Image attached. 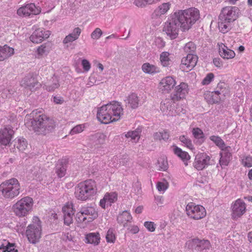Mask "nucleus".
<instances>
[{
	"mask_svg": "<svg viewBox=\"0 0 252 252\" xmlns=\"http://www.w3.org/2000/svg\"><path fill=\"white\" fill-rule=\"evenodd\" d=\"M26 123L29 124L37 134L45 135L54 129V121L38 109L32 111L26 115Z\"/></svg>",
	"mask_w": 252,
	"mask_h": 252,
	"instance_id": "f257e3e1",
	"label": "nucleus"
},
{
	"mask_svg": "<svg viewBox=\"0 0 252 252\" xmlns=\"http://www.w3.org/2000/svg\"><path fill=\"white\" fill-rule=\"evenodd\" d=\"M239 12V10L236 6H226L221 10L218 22L220 32L224 33L231 30V24L237 19Z\"/></svg>",
	"mask_w": 252,
	"mask_h": 252,
	"instance_id": "7ed1b4c3",
	"label": "nucleus"
},
{
	"mask_svg": "<svg viewBox=\"0 0 252 252\" xmlns=\"http://www.w3.org/2000/svg\"><path fill=\"white\" fill-rule=\"evenodd\" d=\"M160 110L163 113H166L168 110H170L171 102L169 99H166L160 103Z\"/></svg>",
	"mask_w": 252,
	"mask_h": 252,
	"instance_id": "09e8293b",
	"label": "nucleus"
},
{
	"mask_svg": "<svg viewBox=\"0 0 252 252\" xmlns=\"http://www.w3.org/2000/svg\"><path fill=\"white\" fill-rule=\"evenodd\" d=\"M59 86L58 80H49L45 85V89L49 92L54 91Z\"/></svg>",
	"mask_w": 252,
	"mask_h": 252,
	"instance_id": "4c0bfd02",
	"label": "nucleus"
},
{
	"mask_svg": "<svg viewBox=\"0 0 252 252\" xmlns=\"http://www.w3.org/2000/svg\"><path fill=\"white\" fill-rule=\"evenodd\" d=\"M74 215H63L64 224L67 226H70L73 223Z\"/></svg>",
	"mask_w": 252,
	"mask_h": 252,
	"instance_id": "6e6d98bb",
	"label": "nucleus"
},
{
	"mask_svg": "<svg viewBox=\"0 0 252 252\" xmlns=\"http://www.w3.org/2000/svg\"><path fill=\"white\" fill-rule=\"evenodd\" d=\"M82 65L84 70L86 71H89L91 68V64L90 62L86 59L82 60Z\"/></svg>",
	"mask_w": 252,
	"mask_h": 252,
	"instance_id": "bf43d9fd",
	"label": "nucleus"
},
{
	"mask_svg": "<svg viewBox=\"0 0 252 252\" xmlns=\"http://www.w3.org/2000/svg\"><path fill=\"white\" fill-rule=\"evenodd\" d=\"M134 4L138 7H144L148 4V0H135Z\"/></svg>",
	"mask_w": 252,
	"mask_h": 252,
	"instance_id": "13d9d810",
	"label": "nucleus"
},
{
	"mask_svg": "<svg viewBox=\"0 0 252 252\" xmlns=\"http://www.w3.org/2000/svg\"><path fill=\"white\" fill-rule=\"evenodd\" d=\"M242 164L245 167L252 166V157L250 155L245 156L242 158Z\"/></svg>",
	"mask_w": 252,
	"mask_h": 252,
	"instance_id": "3c124183",
	"label": "nucleus"
},
{
	"mask_svg": "<svg viewBox=\"0 0 252 252\" xmlns=\"http://www.w3.org/2000/svg\"><path fill=\"white\" fill-rule=\"evenodd\" d=\"M21 191V185L16 178L6 180L0 184V194L5 199H13L20 194Z\"/></svg>",
	"mask_w": 252,
	"mask_h": 252,
	"instance_id": "39448f33",
	"label": "nucleus"
},
{
	"mask_svg": "<svg viewBox=\"0 0 252 252\" xmlns=\"http://www.w3.org/2000/svg\"><path fill=\"white\" fill-rule=\"evenodd\" d=\"M68 162L66 158H62L58 160L56 165V173L59 177H63L65 175Z\"/></svg>",
	"mask_w": 252,
	"mask_h": 252,
	"instance_id": "5701e85b",
	"label": "nucleus"
},
{
	"mask_svg": "<svg viewBox=\"0 0 252 252\" xmlns=\"http://www.w3.org/2000/svg\"><path fill=\"white\" fill-rule=\"evenodd\" d=\"M220 93L218 91L215 92H206L204 94V98L207 102L209 104H214L219 103L221 98L220 96Z\"/></svg>",
	"mask_w": 252,
	"mask_h": 252,
	"instance_id": "4be33fe9",
	"label": "nucleus"
},
{
	"mask_svg": "<svg viewBox=\"0 0 252 252\" xmlns=\"http://www.w3.org/2000/svg\"><path fill=\"white\" fill-rule=\"evenodd\" d=\"M210 139L221 150H223L225 149L230 148V147H226V145L223 140L218 136H211L210 137Z\"/></svg>",
	"mask_w": 252,
	"mask_h": 252,
	"instance_id": "2f4dec72",
	"label": "nucleus"
},
{
	"mask_svg": "<svg viewBox=\"0 0 252 252\" xmlns=\"http://www.w3.org/2000/svg\"><path fill=\"white\" fill-rule=\"evenodd\" d=\"M126 101L128 107L132 109H136L138 107L140 100L136 94L132 93L127 96Z\"/></svg>",
	"mask_w": 252,
	"mask_h": 252,
	"instance_id": "c85d7f7f",
	"label": "nucleus"
},
{
	"mask_svg": "<svg viewBox=\"0 0 252 252\" xmlns=\"http://www.w3.org/2000/svg\"><path fill=\"white\" fill-rule=\"evenodd\" d=\"M6 248L4 252H18L17 249H15L14 246L13 244L9 245L8 246H5Z\"/></svg>",
	"mask_w": 252,
	"mask_h": 252,
	"instance_id": "e2e57ef3",
	"label": "nucleus"
},
{
	"mask_svg": "<svg viewBox=\"0 0 252 252\" xmlns=\"http://www.w3.org/2000/svg\"><path fill=\"white\" fill-rule=\"evenodd\" d=\"M174 152L175 155L184 161H188L190 158V156L187 152L182 151L181 148H178V147H175L174 149Z\"/></svg>",
	"mask_w": 252,
	"mask_h": 252,
	"instance_id": "72a5a7b5",
	"label": "nucleus"
},
{
	"mask_svg": "<svg viewBox=\"0 0 252 252\" xmlns=\"http://www.w3.org/2000/svg\"><path fill=\"white\" fill-rule=\"evenodd\" d=\"M50 50V44L45 43L41 45L37 49V53L39 55H43L49 53Z\"/></svg>",
	"mask_w": 252,
	"mask_h": 252,
	"instance_id": "8fccbe9b",
	"label": "nucleus"
},
{
	"mask_svg": "<svg viewBox=\"0 0 252 252\" xmlns=\"http://www.w3.org/2000/svg\"><path fill=\"white\" fill-rule=\"evenodd\" d=\"M211 245L210 242L207 240H199L198 246L197 250L198 251H205V252H207L210 250Z\"/></svg>",
	"mask_w": 252,
	"mask_h": 252,
	"instance_id": "e433bc0d",
	"label": "nucleus"
},
{
	"mask_svg": "<svg viewBox=\"0 0 252 252\" xmlns=\"http://www.w3.org/2000/svg\"><path fill=\"white\" fill-rule=\"evenodd\" d=\"M63 215H74L75 210L73 208V205L72 203H66L62 208Z\"/></svg>",
	"mask_w": 252,
	"mask_h": 252,
	"instance_id": "a19ab883",
	"label": "nucleus"
},
{
	"mask_svg": "<svg viewBox=\"0 0 252 252\" xmlns=\"http://www.w3.org/2000/svg\"><path fill=\"white\" fill-rule=\"evenodd\" d=\"M14 146L19 151L24 152L28 147V142L24 138H19L15 141Z\"/></svg>",
	"mask_w": 252,
	"mask_h": 252,
	"instance_id": "f704fd0d",
	"label": "nucleus"
},
{
	"mask_svg": "<svg viewBox=\"0 0 252 252\" xmlns=\"http://www.w3.org/2000/svg\"><path fill=\"white\" fill-rule=\"evenodd\" d=\"M92 139L94 140L95 145H101L104 144L105 135L102 133H96L91 136Z\"/></svg>",
	"mask_w": 252,
	"mask_h": 252,
	"instance_id": "ea45409f",
	"label": "nucleus"
},
{
	"mask_svg": "<svg viewBox=\"0 0 252 252\" xmlns=\"http://www.w3.org/2000/svg\"><path fill=\"white\" fill-rule=\"evenodd\" d=\"M169 138V134L166 130L157 132L154 134V139L157 140H167Z\"/></svg>",
	"mask_w": 252,
	"mask_h": 252,
	"instance_id": "37998d69",
	"label": "nucleus"
},
{
	"mask_svg": "<svg viewBox=\"0 0 252 252\" xmlns=\"http://www.w3.org/2000/svg\"><path fill=\"white\" fill-rule=\"evenodd\" d=\"M231 217L234 220H237L246 212L247 205L243 199L239 198L231 205Z\"/></svg>",
	"mask_w": 252,
	"mask_h": 252,
	"instance_id": "f8f14e48",
	"label": "nucleus"
},
{
	"mask_svg": "<svg viewBox=\"0 0 252 252\" xmlns=\"http://www.w3.org/2000/svg\"><path fill=\"white\" fill-rule=\"evenodd\" d=\"M140 131L137 129L134 131H128L126 134V138H130L131 140L134 142L138 141L140 138Z\"/></svg>",
	"mask_w": 252,
	"mask_h": 252,
	"instance_id": "79ce46f5",
	"label": "nucleus"
},
{
	"mask_svg": "<svg viewBox=\"0 0 252 252\" xmlns=\"http://www.w3.org/2000/svg\"><path fill=\"white\" fill-rule=\"evenodd\" d=\"M14 131L10 126H6L0 129V143L4 146L8 145L13 138Z\"/></svg>",
	"mask_w": 252,
	"mask_h": 252,
	"instance_id": "dca6fc26",
	"label": "nucleus"
},
{
	"mask_svg": "<svg viewBox=\"0 0 252 252\" xmlns=\"http://www.w3.org/2000/svg\"><path fill=\"white\" fill-rule=\"evenodd\" d=\"M132 220V217L130 213L127 211H123L117 217L118 222L124 227L126 226L128 222H131Z\"/></svg>",
	"mask_w": 252,
	"mask_h": 252,
	"instance_id": "393cba45",
	"label": "nucleus"
},
{
	"mask_svg": "<svg viewBox=\"0 0 252 252\" xmlns=\"http://www.w3.org/2000/svg\"><path fill=\"white\" fill-rule=\"evenodd\" d=\"M211 162V157L205 153H198L195 156L193 162V167L197 171L207 168Z\"/></svg>",
	"mask_w": 252,
	"mask_h": 252,
	"instance_id": "ddd939ff",
	"label": "nucleus"
},
{
	"mask_svg": "<svg viewBox=\"0 0 252 252\" xmlns=\"http://www.w3.org/2000/svg\"><path fill=\"white\" fill-rule=\"evenodd\" d=\"M222 151V152L220 153V164L221 166H227L231 159L232 155L228 149H225Z\"/></svg>",
	"mask_w": 252,
	"mask_h": 252,
	"instance_id": "c756f323",
	"label": "nucleus"
},
{
	"mask_svg": "<svg viewBox=\"0 0 252 252\" xmlns=\"http://www.w3.org/2000/svg\"><path fill=\"white\" fill-rule=\"evenodd\" d=\"M220 94H222L224 96H228L230 95V91L227 88H224V89L221 90V92H220Z\"/></svg>",
	"mask_w": 252,
	"mask_h": 252,
	"instance_id": "338daca9",
	"label": "nucleus"
},
{
	"mask_svg": "<svg viewBox=\"0 0 252 252\" xmlns=\"http://www.w3.org/2000/svg\"><path fill=\"white\" fill-rule=\"evenodd\" d=\"M81 31V29L79 27L74 28L72 32L66 36L64 38L63 43L67 44L77 40L79 38Z\"/></svg>",
	"mask_w": 252,
	"mask_h": 252,
	"instance_id": "cd10ccee",
	"label": "nucleus"
},
{
	"mask_svg": "<svg viewBox=\"0 0 252 252\" xmlns=\"http://www.w3.org/2000/svg\"><path fill=\"white\" fill-rule=\"evenodd\" d=\"M192 133L193 137L198 139L200 143H202L204 141V134L203 131L198 127L193 128L192 130Z\"/></svg>",
	"mask_w": 252,
	"mask_h": 252,
	"instance_id": "c9c22d12",
	"label": "nucleus"
},
{
	"mask_svg": "<svg viewBox=\"0 0 252 252\" xmlns=\"http://www.w3.org/2000/svg\"><path fill=\"white\" fill-rule=\"evenodd\" d=\"M198 57L196 55L189 54L182 59L180 69L186 72L191 70L196 65Z\"/></svg>",
	"mask_w": 252,
	"mask_h": 252,
	"instance_id": "2eb2a0df",
	"label": "nucleus"
},
{
	"mask_svg": "<svg viewBox=\"0 0 252 252\" xmlns=\"http://www.w3.org/2000/svg\"><path fill=\"white\" fill-rule=\"evenodd\" d=\"M156 45L159 48H162L165 46V42L161 38H157L155 40Z\"/></svg>",
	"mask_w": 252,
	"mask_h": 252,
	"instance_id": "052dcab7",
	"label": "nucleus"
},
{
	"mask_svg": "<svg viewBox=\"0 0 252 252\" xmlns=\"http://www.w3.org/2000/svg\"><path fill=\"white\" fill-rule=\"evenodd\" d=\"M179 140L188 149L191 151H193L194 149L191 140L188 137H186L185 135H182L180 136Z\"/></svg>",
	"mask_w": 252,
	"mask_h": 252,
	"instance_id": "c03bdc74",
	"label": "nucleus"
},
{
	"mask_svg": "<svg viewBox=\"0 0 252 252\" xmlns=\"http://www.w3.org/2000/svg\"><path fill=\"white\" fill-rule=\"evenodd\" d=\"M186 211L187 216L194 220L202 219L206 215L205 208L202 205L196 204L193 202H189L187 204Z\"/></svg>",
	"mask_w": 252,
	"mask_h": 252,
	"instance_id": "9b49d317",
	"label": "nucleus"
},
{
	"mask_svg": "<svg viewBox=\"0 0 252 252\" xmlns=\"http://www.w3.org/2000/svg\"><path fill=\"white\" fill-rule=\"evenodd\" d=\"M85 242L88 244L97 246L100 243V236L98 232L89 233L86 235Z\"/></svg>",
	"mask_w": 252,
	"mask_h": 252,
	"instance_id": "bb28decb",
	"label": "nucleus"
},
{
	"mask_svg": "<svg viewBox=\"0 0 252 252\" xmlns=\"http://www.w3.org/2000/svg\"><path fill=\"white\" fill-rule=\"evenodd\" d=\"M199 240L197 238H190L186 242L185 247L189 249L197 250Z\"/></svg>",
	"mask_w": 252,
	"mask_h": 252,
	"instance_id": "58836bf2",
	"label": "nucleus"
},
{
	"mask_svg": "<svg viewBox=\"0 0 252 252\" xmlns=\"http://www.w3.org/2000/svg\"><path fill=\"white\" fill-rule=\"evenodd\" d=\"M24 82L22 83V85L25 88L31 90H33L34 87H36V88H38L41 86L35 80L29 79L24 80Z\"/></svg>",
	"mask_w": 252,
	"mask_h": 252,
	"instance_id": "473e14b6",
	"label": "nucleus"
},
{
	"mask_svg": "<svg viewBox=\"0 0 252 252\" xmlns=\"http://www.w3.org/2000/svg\"><path fill=\"white\" fill-rule=\"evenodd\" d=\"M14 53L13 48L10 47L7 45L0 46V61H3L11 57Z\"/></svg>",
	"mask_w": 252,
	"mask_h": 252,
	"instance_id": "a878e982",
	"label": "nucleus"
},
{
	"mask_svg": "<svg viewBox=\"0 0 252 252\" xmlns=\"http://www.w3.org/2000/svg\"><path fill=\"white\" fill-rule=\"evenodd\" d=\"M213 63L214 65L218 67L222 66L223 63L221 60L220 58H215L213 60Z\"/></svg>",
	"mask_w": 252,
	"mask_h": 252,
	"instance_id": "0e129e2a",
	"label": "nucleus"
},
{
	"mask_svg": "<svg viewBox=\"0 0 252 252\" xmlns=\"http://www.w3.org/2000/svg\"><path fill=\"white\" fill-rule=\"evenodd\" d=\"M169 53L167 52H162L160 55V62L163 66H167L169 64Z\"/></svg>",
	"mask_w": 252,
	"mask_h": 252,
	"instance_id": "de8ad7c7",
	"label": "nucleus"
},
{
	"mask_svg": "<svg viewBox=\"0 0 252 252\" xmlns=\"http://www.w3.org/2000/svg\"><path fill=\"white\" fill-rule=\"evenodd\" d=\"M189 93L187 84L182 82L175 87V93L172 96L173 101H179L186 98Z\"/></svg>",
	"mask_w": 252,
	"mask_h": 252,
	"instance_id": "a211bd4d",
	"label": "nucleus"
},
{
	"mask_svg": "<svg viewBox=\"0 0 252 252\" xmlns=\"http://www.w3.org/2000/svg\"><path fill=\"white\" fill-rule=\"evenodd\" d=\"M139 229L138 227L136 225H133L131 226V228L130 229V232L132 234H136L139 232Z\"/></svg>",
	"mask_w": 252,
	"mask_h": 252,
	"instance_id": "69168bd1",
	"label": "nucleus"
},
{
	"mask_svg": "<svg viewBox=\"0 0 252 252\" xmlns=\"http://www.w3.org/2000/svg\"><path fill=\"white\" fill-rule=\"evenodd\" d=\"M175 80H161L158 88L162 93H168L175 86Z\"/></svg>",
	"mask_w": 252,
	"mask_h": 252,
	"instance_id": "412c9836",
	"label": "nucleus"
},
{
	"mask_svg": "<svg viewBox=\"0 0 252 252\" xmlns=\"http://www.w3.org/2000/svg\"><path fill=\"white\" fill-rule=\"evenodd\" d=\"M40 12L39 7H36L34 3H31L20 7L17 10V13L21 17H30L37 15Z\"/></svg>",
	"mask_w": 252,
	"mask_h": 252,
	"instance_id": "4468645a",
	"label": "nucleus"
},
{
	"mask_svg": "<svg viewBox=\"0 0 252 252\" xmlns=\"http://www.w3.org/2000/svg\"><path fill=\"white\" fill-rule=\"evenodd\" d=\"M97 210L92 206H84L76 215V220L79 223H88L98 217Z\"/></svg>",
	"mask_w": 252,
	"mask_h": 252,
	"instance_id": "9d476101",
	"label": "nucleus"
},
{
	"mask_svg": "<svg viewBox=\"0 0 252 252\" xmlns=\"http://www.w3.org/2000/svg\"><path fill=\"white\" fill-rule=\"evenodd\" d=\"M116 239L115 231L113 229H108L106 235V240L108 243H114Z\"/></svg>",
	"mask_w": 252,
	"mask_h": 252,
	"instance_id": "a18cd8bd",
	"label": "nucleus"
},
{
	"mask_svg": "<svg viewBox=\"0 0 252 252\" xmlns=\"http://www.w3.org/2000/svg\"><path fill=\"white\" fill-rule=\"evenodd\" d=\"M142 69L145 73L151 74L159 72L158 67L149 63H143L142 65Z\"/></svg>",
	"mask_w": 252,
	"mask_h": 252,
	"instance_id": "7c9ffc66",
	"label": "nucleus"
},
{
	"mask_svg": "<svg viewBox=\"0 0 252 252\" xmlns=\"http://www.w3.org/2000/svg\"><path fill=\"white\" fill-rule=\"evenodd\" d=\"M96 182L93 180H87L78 183L74 189V196L80 201L90 199L97 192Z\"/></svg>",
	"mask_w": 252,
	"mask_h": 252,
	"instance_id": "20e7f679",
	"label": "nucleus"
},
{
	"mask_svg": "<svg viewBox=\"0 0 252 252\" xmlns=\"http://www.w3.org/2000/svg\"><path fill=\"white\" fill-rule=\"evenodd\" d=\"M170 2H163L159 4L151 15L152 19L157 20L166 15L171 7Z\"/></svg>",
	"mask_w": 252,
	"mask_h": 252,
	"instance_id": "f3484780",
	"label": "nucleus"
},
{
	"mask_svg": "<svg viewBox=\"0 0 252 252\" xmlns=\"http://www.w3.org/2000/svg\"><path fill=\"white\" fill-rule=\"evenodd\" d=\"M34 201L31 197L24 196L18 200L12 206L14 214L18 218L27 217L33 209Z\"/></svg>",
	"mask_w": 252,
	"mask_h": 252,
	"instance_id": "0eeeda50",
	"label": "nucleus"
},
{
	"mask_svg": "<svg viewBox=\"0 0 252 252\" xmlns=\"http://www.w3.org/2000/svg\"><path fill=\"white\" fill-rule=\"evenodd\" d=\"M219 53L220 56L225 59H232L235 56V53L233 50L229 49L222 43L219 45Z\"/></svg>",
	"mask_w": 252,
	"mask_h": 252,
	"instance_id": "b1692460",
	"label": "nucleus"
},
{
	"mask_svg": "<svg viewBox=\"0 0 252 252\" xmlns=\"http://www.w3.org/2000/svg\"><path fill=\"white\" fill-rule=\"evenodd\" d=\"M187 76L189 79H195L196 78V74L195 72L192 71L188 73Z\"/></svg>",
	"mask_w": 252,
	"mask_h": 252,
	"instance_id": "774afa93",
	"label": "nucleus"
},
{
	"mask_svg": "<svg viewBox=\"0 0 252 252\" xmlns=\"http://www.w3.org/2000/svg\"><path fill=\"white\" fill-rule=\"evenodd\" d=\"M123 114L121 104L118 102L113 101L98 109L97 118L101 123L108 124L119 120Z\"/></svg>",
	"mask_w": 252,
	"mask_h": 252,
	"instance_id": "f03ea898",
	"label": "nucleus"
},
{
	"mask_svg": "<svg viewBox=\"0 0 252 252\" xmlns=\"http://www.w3.org/2000/svg\"><path fill=\"white\" fill-rule=\"evenodd\" d=\"M185 31L184 30V25L180 20L176 12L171 14L164 23L163 31L171 39L176 38L179 34V30Z\"/></svg>",
	"mask_w": 252,
	"mask_h": 252,
	"instance_id": "423d86ee",
	"label": "nucleus"
},
{
	"mask_svg": "<svg viewBox=\"0 0 252 252\" xmlns=\"http://www.w3.org/2000/svg\"><path fill=\"white\" fill-rule=\"evenodd\" d=\"M168 188L167 182H159L157 183V188L159 191L164 192Z\"/></svg>",
	"mask_w": 252,
	"mask_h": 252,
	"instance_id": "864d4df0",
	"label": "nucleus"
},
{
	"mask_svg": "<svg viewBox=\"0 0 252 252\" xmlns=\"http://www.w3.org/2000/svg\"><path fill=\"white\" fill-rule=\"evenodd\" d=\"M102 34V32L100 28H97L92 32L91 38L93 39H98Z\"/></svg>",
	"mask_w": 252,
	"mask_h": 252,
	"instance_id": "5fc2aeb1",
	"label": "nucleus"
},
{
	"mask_svg": "<svg viewBox=\"0 0 252 252\" xmlns=\"http://www.w3.org/2000/svg\"><path fill=\"white\" fill-rule=\"evenodd\" d=\"M118 200V193L116 191L106 192L102 199L100 200L99 205L105 209L106 205L111 206Z\"/></svg>",
	"mask_w": 252,
	"mask_h": 252,
	"instance_id": "aec40b11",
	"label": "nucleus"
},
{
	"mask_svg": "<svg viewBox=\"0 0 252 252\" xmlns=\"http://www.w3.org/2000/svg\"><path fill=\"white\" fill-rule=\"evenodd\" d=\"M85 128V124L78 125L74 126L70 131V134L74 135L82 132Z\"/></svg>",
	"mask_w": 252,
	"mask_h": 252,
	"instance_id": "603ef678",
	"label": "nucleus"
},
{
	"mask_svg": "<svg viewBox=\"0 0 252 252\" xmlns=\"http://www.w3.org/2000/svg\"><path fill=\"white\" fill-rule=\"evenodd\" d=\"M41 234V222L38 217L34 216L32 219V223L27 227L26 236L31 243L35 244L39 241Z\"/></svg>",
	"mask_w": 252,
	"mask_h": 252,
	"instance_id": "1a4fd4ad",
	"label": "nucleus"
},
{
	"mask_svg": "<svg viewBox=\"0 0 252 252\" xmlns=\"http://www.w3.org/2000/svg\"><path fill=\"white\" fill-rule=\"evenodd\" d=\"M176 12L183 23L184 30H189L199 18V11L195 8L180 10Z\"/></svg>",
	"mask_w": 252,
	"mask_h": 252,
	"instance_id": "6e6552de",
	"label": "nucleus"
},
{
	"mask_svg": "<svg viewBox=\"0 0 252 252\" xmlns=\"http://www.w3.org/2000/svg\"><path fill=\"white\" fill-rule=\"evenodd\" d=\"M144 226L150 232H154L156 229L155 224L152 221L145 222Z\"/></svg>",
	"mask_w": 252,
	"mask_h": 252,
	"instance_id": "4d7b16f0",
	"label": "nucleus"
},
{
	"mask_svg": "<svg viewBox=\"0 0 252 252\" xmlns=\"http://www.w3.org/2000/svg\"><path fill=\"white\" fill-rule=\"evenodd\" d=\"M51 34L49 31H46L42 28L36 30L31 35L30 40L34 43H39L48 38Z\"/></svg>",
	"mask_w": 252,
	"mask_h": 252,
	"instance_id": "6ab92c4d",
	"label": "nucleus"
},
{
	"mask_svg": "<svg viewBox=\"0 0 252 252\" xmlns=\"http://www.w3.org/2000/svg\"><path fill=\"white\" fill-rule=\"evenodd\" d=\"M184 50L187 55L194 54L196 50V46L192 42H189L185 45Z\"/></svg>",
	"mask_w": 252,
	"mask_h": 252,
	"instance_id": "49530a36",
	"label": "nucleus"
},
{
	"mask_svg": "<svg viewBox=\"0 0 252 252\" xmlns=\"http://www.w3.org/2000/svg\"><path fill=\"white\" fill-rule=\"evenodd\" d=\"M53 101L57 104H63L64 102L63 98L60 96H54L53 97Z\"/></svg>",
	"mask_w": 252,
	"mask_h": 252,
	"instance_id": "680f3d73",
	"label": "nucleus"
}]
</instances>
